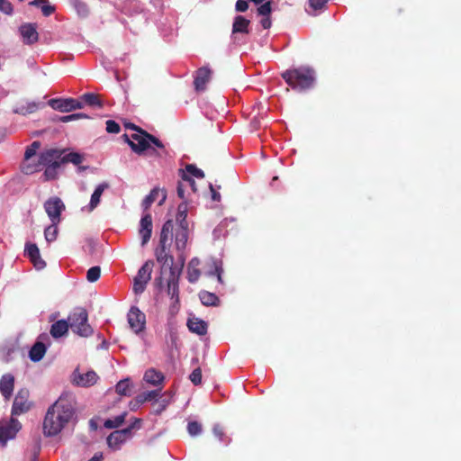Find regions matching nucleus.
Returning a JSON list of instances; mask_svg holds the SVG:
<instances>
[{"label":"nucleus","mask_w":461,"mask_h":461,"mask_svg":"<svg viewBox=\"0 0 461 461\" xmlns=\"http://www.w3.org/2000/svg\"><path fill=\"white\" fill-rule=\"evenodd\" d=\"M74 405L68 396L61 395L47 411L43 420V433L48 437L58 435L74 415Z\"/></svg>","instance_id":"1"},{"label":"nucleus","mask_w":461,"mask_h":461,"mask_svg":"<svg viewBox=\"0 0 461 461\" xmlns=\"http://www.w3.org/2000/svg\"><path fill=\"white\" fill-rule=\"evenodd\" d=\"M281 76L285 83L297 92L312 88L315 81V71L309 67L287 69Z\"/></svg>","instance_id":"2"},{"label":"nucleus","mask_w":461,"mask_h":461,"mask_svg":"<svg viewBox=\"0 0 461 461\" xmlns=\"http://www.w3.org/2000/svg\"><path fill=\"white\" fill-rule=\"evenodd\" d=\"M123 140L129 144L133 152L140 155L150 148V143L158 149H164V144L154 135L149 134L144 130L132 133L122 135Z\"/></svg>","instance_id":"3"},{"label":"nucleus","mask_w":461,"mask_h":461,"mask_svg":"<svg viewBox=\"0 0 461 461\" xmlns=\"http://www.w3.org/2000/svg\"><path fill=\"white\" fill-rule=\"evenodd\" d=\"M68 324L71 330L80 337L87 338L94 332L88 323V313L85 308H76L68 316Z\"/></svg>","instance_id":"4"},{"label":"nucleus","mask_w":461,"mask_h":461,"mask_svg":"<svg viewBox=\"0 0 461 461\" xmlns=\"http://www.w3.org/2000/svg\"><path fill=\"white\" fill-rule=\"evenodd\" d=\"M141 420L135 418L130 426L123 429H118L112 432L107 437V445L113 450L120 449L122 444H123L128 438H131L132 430L140 427Z\"/></svg>","instance_id":"5"},{"label":"nucleus","mask_w":461,"mask_h":461,"mask_svg":"<svg viewBox=\"0 0 461 461\" xmlns=\"http://www.w3.org/2000/svg\"><path fill=\"white\" fill-rule=\"evenodd\" d=\"M22 429L20 421L12 417L9 420H0V444L5 447L9 439L15 438Z\"/></svg>","instance_id":"6"},{"label":"nucleus","mask_w":461,"mask_h":461,"mask_svg":"<svg viewBox=\"0 0 461 461\" xmlns=\"http://www.w3.org/2000/svg\"><path fill=\"white\" fill-rule=\"evenodd\" d=\"M66 206L62 200L58 196L50 197L44 203V209L48 214L50 221L54 224L60 222L61 212L65 210Z\"/></svg>","instance_id":"7"},{"label":"nucleus","mask_w":461,"mask_h":461,"mask_svg":"<svg viewBox=\"0 0 461 461\" xmlns=\"http://www.w3.org/2000/svg\"><path fill=\"white\" fill-rule=\"evenodd\" d=\"M30 393L28 389H20L14 397L12 406V416H17L29 411L32 402L29 401Z\"/></svg>","instance_id":"8"},{"label":"nucleus","mask_w":461,"mask_h":461,"mask_svg":"<svg viewBox=\"0 0 461 461\" xmlns=\"http://www.w3.org/2000/svg\"><path fill=\"white\" fill-rule=\"evenodd\" d=\"M179 259L181 260V267L179 268H171V273H169V276L167 280V294L171 299H175L176 302H178L179 300L178 282L185 263V258H183L182 255H179Z\"/></svg>","instance_id":"9"},{"label":"nucleus","mask_w":461,"mask_h":461,"mask_svg":"<svg viewBox=\"0 0 461 461\" xmlns=\"http://www.w3.org/2000/svg\"><path fill=\"white\" fill-rule=\"evenodd\" d=\"M49 105L61 113H68L84 107L83 102L75 98H52L48 102Z\"/></svg>","instance_id":"10"},{"label":"nucleus","mask_w":461,"mask_h":461,"mask_svg":"<svg viewBox=\"0 0 461 461\" xmlns=\"http://www.w3.org/2000/svg\"><path fill=\"white\" fill-rule=\"evenodd\" d=\"M157 261L161 265V275L168 268L171 273V268H177L174 266V257L169 253V246L158 245L155 250Z\"/></svg>","instance_id":"11"},{"label":"nucleus","mask_w":461,"mask_h":461,"mask_svg":"<svg viewBox=\"0 0 461 461\" xmlns=\"http://www.w3.org/2000/svg\"><path fill=\"white\" fill-rule=\"evenodd\" d=\"M128 322L131 329L139 333L145 329L146 317L137 307L133 306L128 312Z\"/></svg>","instance_id":"12"},{"label":"nucleus","mask_w":461,"mask_h":461,"mask_svg":"<svg viewBox=\"0 0 461 461\" xmlns=\"http://www.w3.org/2000/svg\"><path fill=\"white\" fill-rule=\"evenodd\" d=\"M98 380L97 374L93 371H87L86 374H81L77 368L72 374V382L74 384L81 387H89L94 385Z\"/></svg>","instance_id":"13"},{"label":"nucleus","mask_w":461,"mask_h":461,"mask_svg":"<svg viewBox=\"0 0 461 461\" xmlns=\"http://www.w3.org/2000/svg\"><path fill=\"white\" fill-rule=\"evenodd\" d=\"M212 70L208 66L199 68L195 71L194 86L195 91L203 92L206 89V84L211 80Z\"/></svg>","instance_id":"14"},{"label":"nucleus","mask_w":461,"mask_h":461,"mask_svg":"<svg viewBox=\"0 0 461 461\" xmlns=\"http://www.w3.org/2000/svg\"><path fill=\"white\" fill-rule=\"evenodd\" d=\"M24 44L32 45L38 41L39 34L35 23H24L19 28Z\"/></svg>","instance_id":"15"},{"label":"nucleus","mask_w":461,"mask_h":461,"mask_svg":"<svg viewBox=\"0 0 461 461\" xmlns=\"http://www.w3.org/2000/svg\"><path fill=\"white\" fill-rule=\"evenodd\" d=\"M62 151L57 149H50L41 152L39 156L40 164L50 166L61 164Z\"/></svg>","instance_id":"16"},{"label":"nucleus","mask_w":461,"mask_h":461,"mask_svg":"<svg viewBox=\"0 0 461 461\" xmlns=\"http://www.w3.org/2000/svg\"><path fill=\"white\" fill-rule=\"evenodd\" d=\"M139 233L141 237V245L145 246L152 234V217L150 213H146L140 219Z\"/></svg>","instance_id":"17"},{"label":"nucleus","mask_w":461,"mask_h":461,"mask_svg":"<svg viewBox=\"0 0 461 461\" xmlns=\"http://www.w3.org/2000/svg\"><path fill=\"white\" fill-rule=\"evenodd\" d=\"M25 253L37 269H42L46 267L45 261L41 258L39 248L34 243H27Z\"/></svg>","instance_id":"18"},{"label":"nucleus","mask_w":461,"mask_h":461,"mask_svg":"<svg viewBox=\"0 0 461 461\" xmlns=\"http://www.w3.org/2000/svg\"><path fill=\"white\" fill-rule=\"evenodd\" d=\"M14 388V376L12 374H5L0 379V392L5 400H9Z\"/></svg>","instance_id":"19"},{"label":"nucleus","mask_w":461,"mask_h":461,"mask_svg":"<svg viewBox=\"0 0 461 461\" xmlns=\"http://www.w3.org/2000/svg\"><path fill=\"white\" fill-rule=\"evenodd\" d=\"M188 240V225H178L175 233L176 249L183 252Z\"/></svg>","instance_id":"20"},{"label":"nucleus","mask_w":461,"mask_h":461,"mask_svg":"<svg viewBox=\"0 0 461 461\" xmlns=\"http://www.w3.org/2000/svg\"><path fill=\"white\" fill-rule=\"evenodd\" d=\"M161 195V199L159 201V204H162L166 198H167V194L164 190H160L159 188H153L150 193L144 198V200L142 201V207L145 211L149 210V207L151 206V204L157 201V199L158 198V196Z\"/></svg>","instance_id":"21"},{"label":"nucleus","mask_w":461,"mask_h":461,"mask_svg":"<svg viewBox=\"0 0 461 461\" xmlns=\"http://www.w3.org/2000/svg\"><path fill=\"white\" fill-rule=\"evenodd\" d=\"M173 221L167 220L162 226L160 236H159V244L164 246H170V240L173 236Z\"/></svg>","instance_id":"22"},{"label":"nucleus","mask_w":461,"mask_h":461,"mask_svg":"<svg viewBox=\"0 0 461 461\" xmlns=\"http://www.w3.org/2000/svg\"><path fill=\"white\" fill-rule=\"evenodd\" d=\"M107 188H109V184L105 183V182L98 185L95 187L94 193L91 195L90 203L88 205L89 212H92L98 206V204L100 203L101 196H102L104 191Z\"/></svg>","instance_id":"23"},{"label":"nucleus","mask_w":461,"mask_h":461,"mask_svg":"<svg viewBox=\"0 0 461 461\" xmlns=\"http://www.w3.org/2000/svg\"><path fill=\"white\" fill-rule=\"evenodd\" d=\"M187 326L190 331L198 335H205L207 333L208 325L207 323L198 318L189 319Z\"/></svg>","instance_id":"24"},{"label":"nucleus","mask_w":461,"mask_h":461,"mask_svg":"<svg viewBox=\"0 0 461 461\" xmlns=\"http://www.w3.org/2000/svg\"><path fill=\"white\" fill-rule=\"evenodd\" d=\"M200 260L197 258H194L190 260L187 267V279L190 283H195L200 276L201 271L199 270Z\"/></svg>","instance_id":"25"},{"label":"nucleus","mask_w":461,"mask_h":461,"mask_svg":"<svg viewBox=\"0 0 461 461\" xmlns=\"http://www.w3.org/2000/svg\"><path fill=\"white\" fill-rule=\"evenodd\" d=\"M68 329V321L59 320L51 325L50 332L53 338L58 339L65 335Z\"/></svg>","instance_id":"26"},{"label":"nucleus","mask_w":461,"mask_h":461,"mask_svg":"<svg viewBox=\"0 0 461 461\" xmlns=\"http://www.w3.org/2000/svg\"><path fill=\"white\" fill-rule=\"evenodd\" d=\"M153 266H154V263L152 260L146 261L142 265V267L139 269L138 274L135 276V279H137L139 281L142 280L143 282L148 284L151 278Z\"/></svg>","instance_id":"27"},{"label":"nucleus","mask_w":461,"mask_h":461,"mask_svg":"<svg viewBox=\"0 0 461 461\" xmlns=\"http://www.w3.org/2000/svg\"><path fill=\"white\" fill-rule=\"evenodd\" d=\"M46 353V346L41 341H37L31 348L29 357L32 361L38 362L41 360Z\"/></svg>","instance_id":"28"},{"label":"nucleus","mask_w":461,"mask_h":461,"mask_svg":"<svg viewBox=\"0 0 461 461\" xmlns=\"http://www.w3.org/2000/svg\"><path fill=\"white\" fill-rule=\"evenodd\" d=\"M249 21L241 15L235 17L232 24V33H249Z\"/></svg>","instance_id":"29"},{"label":"nucleus","mask_w":461,"mask_h":461,"mask_svg":"<svg viewBox=\"0 0 461 461\" xmlns=\"http://www.w3.org/2000/svg\"><path fill=\"white\" fill-rule=\"evenodd\" d=\"M143 379L152 385H158L164 380V375L161 372L157 371L154 368L148 369L145 374Z\"/></svg>","instance_id":"30"},{"label":"nucleus","mask_w":461,"mask_h":461,"mask_svg":"<svg viewBox=\"0 0 461 461\" xmlns=\"http://www.w3.org/2000/svg\"><path fill=\"white\" fill-rule=\"evenodd\" d=\"M199 298L201 303L205 306H217L220 303L219 297L208 291H201L199 293Z\"/></svg>","instance_id":"31"},{"label":"nucleus","mask_w":461,"mask_h":461,"mask_svg":"<svg viewBox=\"0 0 461 461\" xmlns=\"http://www.w3.org/2000/svg\"><path fill=\"white\" fill-rule=\"evenodd\" d=\"M41 165L40 164V160L37 162L30 160H23L22 164V171L26 175L33 174L34 172H38L41 170Z\"/></svg>","instance_id":"32"},{"label":"nucleus","mask_w":461,"mask_h":461,"mask_svg":"<svg viewBox=\"0 0 461 461\" xmlns=\"http://www.w3.org/2000/svg\"><path fill=\"white\" fill-rule=\"evenodd\" d=\"M83 102L90 106L102 107L103 103L100 100V96L94 93H86L81 96Z\"/></svg>","instance_id":"33"},{"label":"nucleus","mask_w":461,"mask_h":461,"mask_svg":"<svg viewBox=\"0 0 461 461\" xmlns=\"http://www.w3.org/2000/svg\"><path fill=\"white\" fill-rule=\"evenodd\" d=\"M127 412L124 411L122 414L116 416L114 419H108L104 421V426L106 429H116L119 428L125 420Z\"/></svg>","instance_id":"34"},{"label":"nucleus","mask_w":461,"mask_h":461,"mask_svg":"<svg viewBox=\"0 0 461 461\" xmlns=\"http://www.w3.org/2000/svg\"><path fill=\"white\" fill-rule=\"evenodd\" d=\"M187 217V204L185 202L181 203L177 208L176 221L178 225H188L186 221Z\"/></svg>","instance_id":"35"},{"label":"nucleus","mask_w":461,"mask_h":461,"mask_svg":"<svg viewBox=\"0 0 461 461\" xmlns=\"http://www.w3.org/2000/svg\"><path fill=\"white\" fill-rule=\"evenodd\" d=\"M83 161L81 154L77 152H70L67 155L62 156L61 164L72 163L74 165H79Z\"/></svg>","instance_id":"36"},{"label":"nucleus","mask_w":461,"mask_h":461,"mask_svg":"<svg viewBox=\"0 0 461 461\" xmlns=\"http://www.w3.org/2000/svg\"><path fill=\"white\" fill-rule=\"evenodd\" d=\"M71 4L79 16L86 17L88 15L89 9L86 3L80 0H72Z\"/></svg>","instance_id":"37"},{"label":"nucleus","mask_w":461,"mask_h":461,"mask_svg":"<svg viewBox=\"0 0 461 461\" xmlns=\"http://www.w3.org/2000/svg\"><path fill=\"white\" fill-rule=\"evenodd\" d=\"M130 381L129 379L121 380L115 385V391L120 395H129Z\"/></svg>","instance_id":"38"},{"label":"nucleus","mask_w":461,"mask_h":461,"mask_svg":"<svg viewBox=\"0 0 461 461\" xmlns=\"http://www.w3.org/2000/svg\"><path fill=\"white\" fill-rule=\"evenodd\" d=\"M58 224L51 222V225L47 227L44 230V236L48 242H51L57 239L58 235Z\"/></svg>","instance_id":"39"},{"label":"nucleus","mask_w":461,"mask_h":461,"mask_svg":"<svg viewBox=\"0 0 461 461\" xmlns=\"http://www.w3.org/2000/svg\"><path fill=\"white\" fill-rule=\"evenodd\" d=\"M187 175H191L193 176H195L197 178H203L204 177V173L202 169L198 168L194 164H187L185 166V168L183 169Z\"/></svg>","instance_id":"40"},{"label":"nucleus","mask_w":461,"mask_h":461,"mask_svg":"<svg viewBox=\"0 0 461 461\" xmlns=\"http://www.w3.org/2000/svg\"><path fill=\"white\" fill-rule=\"evenodd\" d=\"M327 3L328 0H309V7L312 11H308V13L314 14L313 12L326 8Z\"/></svg>","instance_id":"41"},{"label":"nucleus","mask_w":461,"mask_h":461,"mask_svg":"<svg viewBox=\"0 0 461 461\" xmlns=\"http://www.w3.org/2000/svg\"><path fill=\"white\" fill-rule=\"evenodd\" d=\"M101 276V268L98 266L92 267L87 270L86 279L88 282H96Z\"/></svg>","instance_id":"42"},{"label":"nucleus","mask_w":461,"mask_h":461,"mask_svg":"<svg viewBox=\"0 0 461 461\" xmlns=\"http://www.w3.org/2000/svg\"><path fill=\"white\" fill-rule=\"evenodd\" d=\"M41 147V143L39 141H33L29 147H27L24 158L25 160H30L36 155L37 150Z\"/></svg>","instance_id":"43"},{"label":"nucleus","mask_w":461,"mask_h":461,"mask_svg":"<svg viewBox=\"0 0 461 461\" xmlns=\"http://www.w3.org/2000/svg\"><path fill=\"white\" fill-rule=\"evenodd\" d=\"M158 395H159L158 390L149 391V392L143 393L142 394L139 395L138 400L140 402H148V401L156 399Z\"/></svg>","instance_id":"44"},{"label":"nucleus","mask_w":461,"mask_h":461,"mask_svg":"<svg viewBox=\"0 0 461 461\" xmlns=\"http://www.w3.org/2000/svg\"><path fill=\"white\" fill-rule=\"evenodd\" d=\"M39 106L40 104L35 102L28 103L26 106H22L20 110L17 111V113H20L23 115L27 113H32L39 109Z\"/></svg>","instance_id":"45"},{"label":"nucleus","mask_w":461,"mask_h":461,"mask_svg":"<svg viewBox=\"0 0 461 461\" xmlns=\"http://www.w3.org/2000/svg\"><path fill=\"white\" fill-rule=\"evenodd\" d=\"M62 164H57V165H50V166H45V171L44 176L47 179H54L57 176V169L61 166Z\"/></svg>","instance_id":"46"},{"label":"nucleus","mask_w":461,"mask_h":461,"mask_svg":"<svg viewBox=\"0 0 461 461\" xmlns=\"http://www.w3.org/2000/svg\"><path fill=\"white\" fill-rule=\"evenodd\" d=\"M187 430L191 436H197L202 431V425L197 421H190L187 425Z\"/></svg>","instance_id":"47"},{"label":"nucleus","mask_w":461,"mask_h":461,"mask_svg":"<svg viewBox=\"0 0 461 461\" xmlns=\"http://www.w3.org/2000/svg\"><path fill=\"white\" fill-rule=\"evenodd\" d=\"M222 273H223V269H222L221 266H220L216 262H214L213 263V270H211L210 272H208V275L209 276H216L218 282L220 284H223L222 277H221Z\"/></svg>","instance_id":"48"},{"label":"nucleus","mask_w":461,"mask_h":461,"mask_svg":"<svg viewBox=\"0 0 461 461\" xmlns=\"http://www.w3.org/2000/svg\"><path fill=\"white\" fill-rule=\"evenodd\" d=\"M189 378H190L191 382L194 385L201 384V383H202V370H201V368L197 367V368L194 369L193 372L191 373Z\"/></svg>","instance_id":"49"},{"label":"nucleus","mask_w":461,"mask_h":461,"mask_svg":"<svg viewBox=\"0 0 461 461\" xmlns=\"http://www.w3.org/2000/svg\"><path fill=\"white\" fill-rule=\"evenodd\" d=\"M179 176L184 182L187 183L192 187L194 192L196 191L195 182L189 175H187L183 169H179Z\"/></svg>","instance_id":"50"},{"label":"nucleus","mask_w":461,"mask_h":461,"mask_svg":"<svg viewBox=\"0 0 461 461\" xmlns=\"http://www.w3.org/2000/svg\"><path fill=\"white\" fill-rule=\"evenodd\" d=\"M121 130L120 125L113 120L106 122V131L109 133H119Z\"/></svg>","instance_id":"51"},{"label":"nucleus","mask_w":461,"mask_h":461,"mask_svg":"<svg viewBox=\"0 0 461 461\" xmlns=\"http://www.w3.org/2000/svg\"><path fill=\"white\" fill-rule=\"evenodd\" d=\"M271 3L270 2H267L263 5H261L258 8V13L259 15H262V16H269V14H271Z\"/></svg>","instance_id":"52"},{"label":"nucleus","mask_w":461,"mask_h":461,"mask_svg":"<svg viewBox=\"0 0 461 461\" xmlns=\"http://www.w3.org/2000/svg\"><path fill=\"white\" fill-rule=\"evenodd\" d=\"M13 10V5L8 0H0V11L6 14H11Z\"/></svg>","instance_id":"53"},{"label":"nucleus","mask_w":461,"mask_h":461,"mask_svg":"<svg viewBox=\"0 0 461 461\" xmlns=\"http://www.w3.org/2000/svg\"><path fill=\"white\" fill-rule=\"evenodd\" d=\"M146 285L147 283L143 282L142 280L139 281L137 279L134 278V283H133V291L135 294H141L144 292L145 288H146Z\"/></svg>","instance_id":"54"},{"label":"nucleus","mask_w":461,"mask_h":461,"mask_svg":"<svg viewBox=\"0 0 461 461\" xmlns=\"http://www.w3.org/2000/svg\"><path fill=\"white\" fill-rule=\"evenodd\" d=\"M235 8H236V11L243 13L248 10L249 4L246 0H237Z\"/></svg>","instance_id":"55"},{"label":"nucleus","mask_w":461,"mask_h":461,"mask_svg":"<svg viewBox=\"0 0 461 461\" xmlns=\"http://www.w3.org/2000/svg\"><path fill=\"white\" fill-rule=\"evenodd\" d=\"M41 12L44 16H50L55 12V7L50 5L43 4L41 5Z\"/></svg>","instance_id":"56"},{"label":"nucleus","mask_w":461,"mask_h":461,"mask_svg":"<svg viewBox=\"0 0 461 461\" xmlns=\"http://www.w3.org/2000/svg\"><path fill=\"white\" fill-rule=\"evenodd\" d=\"M209 188L211 191V196L212 200L214 202H220L221 201V194L220 193L214 188L212 184L209 185Z\"/></svg>","instance_id":"57"},{"label":"nucleus","mask_w":461,"mask_h":461,"mask_svg":"<svg viewBox=\"0 0 461 461\" xmlns=\"http://www.w3.org/2000/svg\"><path fill=\"white\" fill-rule=\"evenodd\" d=\"M213 434L220 439L222 440V437L224 435L223 429L221 425L216 424L212 429Z\"/></svg>","instance_id":"58"},{"label":"nucleus","mask_w":461,"mask_h":461,"mask_svg":"<svg viewBox=\"0 0 461 461\" xmlns=\"http://www.w3.org/2000/svg\"><path fill=\"white\" fill-rule=\"evenodd\" d=\"M77 119H78V115H76L75 113L59 117V121L61 122H68L75 121Z\"/></svg>","instance_id":"59"},{"label":"nucleus","mask_w":461,"mask_h":461,"mask_svg":"<svg viewBox=\"0 0 461 461\" xmlns=\"http://www.w3.org/2000/svg\"><path fill=\"white\" fill-rule=\"evenodd\" d=\"M176 191H177L178 197L181 199H185V187H184L183 183H181V182L178 183Z\"/></svg>","instance_id":"60"},{"label":"nucleus","mask_w":461,"mask_h":461,"mask_svg":"<svg viewBox=\"0 0 461 461\" xmlns=\"http://www.w3.org/2000/svg\"><path fill=\"white\" fill-rule=\"evenodd\" d=\"M261 25L264 29H268L271 26V20L269 16H266L261 20Z\"/></svg>","instance_id":"61"},{"label":"nucleus","mask_w":461,"mask_h":461,"mask_svg":"<svg viewBox=\"0 0 461 461\" xmlns=\"http://www.w3.org/2000/svg\"><path fill=\"white\" fill-rule=\"evenodd\" d=\"M124 126H125L126 129L133 130L136 132H138V131L142 130L141 128H140L139 126H137V125H135V124H133L131 122H127V123L124 124Z\"/></svg>","instance_id":"62"},{"label":"nucleus","mask_w":461,"mask_h":461,"mask_svg":"<svg viewBox=\"0 0 461 461\" xmlns=\"http://www.w3.org/2000/svg\"><path fill=\"white\" fill-rule=\"evenodd\" d=\"M46 3H48V0H33V1L30 2V5L41 8V5Z\"/></svg>","instance_id":"63"},{"label":"nucleus","mask_w":461,"mask_h":461,"mask_svg":"<svg viewBox=\"0 0 461 461\" xmlns=\"http://www.w3.org/2000/svg\"><path fill=\"white\" fill-rule=\"evenodd\" d=\"M103 456L102 454H95L93 457H91L88 461H102Z\"/></svg>","instance_id":"64"}]
</instances>
